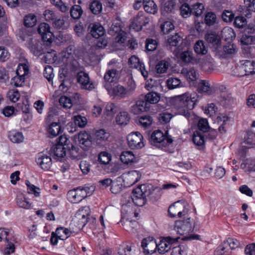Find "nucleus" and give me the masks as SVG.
Listing matches in <instances>:
<instances>
[{
	"label": "nucleus",
	"mask_w": 255,
	"mask_h": 255,
	"mask_svg": "<svg viewBox=\"0 0 255 255\" xmlns=\"http://www.w3.org/2000/svg\"><path fill=\"white\" fill-rule=\"evenodd\" d=\"M166 84L169 89H174L182 86L180 80L173 77H170L167 79Z\"/></svg>",
	"instance_id": "nucleus-37"
},
{
	"label": "nucleus",
	"mask_w": 255,
	"mask_h": 255,
	"mask_svg": "<svg viewBox=\"0 0 255 255\" xmlns=\"http://www.w3.org/2000/svg\"><path fill=\"white\" fill-rule=\"evenodd\" d=\"M194 49L195 53L199 55H205L208 52L207 46L201 40H199L195 43Z\"/></svg>",
	"instance_id": "nucleus-23"
},
{
	"label": "nucleus",
	"mask_w": 255,
	"mask_h": 255,
	"mask_svg": "<svg viewBox=\"0 0 255 255\" xmlns=\"http://www.w3.org/2000/svg\"><path fill=\"white\" fill-rule=\"evenodd\" d=\"M152 119L150 116H143L139 119L140 124L144 128H147L151 125Z\"/></svg>",
	"instance_id": "nucleus-59"
},
{
	"label": "nucleus",
	"mask_w": 255,
	"mask_h": 255,
	"mask_svg": "<svg viewBox=\"0 0 255 255\" xmlns=\"http://www.w3.org/2000/svg\"><path fill=\"white\" fill-rule=\"evenodd\" d=\"M179 237L173 238L167 237L162 239L160 242L157 243V249L159 253L164 254L168 252L171 248L172 244L178 241Z\"/></svg>",
	"instance_id": "nucleus-9"
},
{
	"label": "nucleus",
	"mask_w": 255,
	"mask_h": 255,
	"mask_svg": "<svg viewBox=\"0 0 255 255\" xmlns=\"http://www.w3.org/2000/svg\"><path fill=\"white\" fill-rule=\"evenodd\" d=\"M185 44V43L183 42L182 37L178 33H176L168 38L166 47L173 52L175 56H177Z\"/></svg>",
	"instance_id": "nucleus-6"
},
{
	"label": "nucleus",
	"mask_w": 255,
	"mask_h": 255,
	"mask_svg": "<svg viewBox=\"0 0 255 255\" xmlns=\"http://www.w3.org/2000/svg\"><path fill=\"white\" fill-rule=\"evenodd\" d=\"M147 196V186L143 184L133 189L131 195L126 194L123 197V199L124 198H128V203L131 200L135 205L142 206L146 203Z\"/></svg>",
	"instance_id": "nucleus-2"
},
{
	"label": "nucleus",
	"mask_w": 255,
	"mask_h": 255,
	"mask_svg": "<svg viewBox=\"0 0 255 255\" xmlns=\"http://www.w3.org/2000/svg\"><path fill=\"white\" fill-rule=\"evenodd\" d=\"M37 21L36 16L33 14L26 15L24 18V24L28 27H32L34 26Z\"/></svg>",
	"instance_id": "nucleus-44"
},
{
	"label": "nucleus",
	"mask_w": 255,
	"mask_h": 255,
	"mask_svg": "<svg viewBox=\"0 0 255 255\" xmlns=\"http://www.w3.org/2000/svg\"><path fill=\"white\" fill-rule=\"evenodd\" d=\"M204 10V6L201 3H196L192 5L191 12L192 14L198 17L200 16Z\"/></svg>",
	"instance_id": "nucleus-41"
},
{
	"label": "nucleus",
	"mask_w": 255,
	"mask_h": 255,
	"mask_svg": "<svg viewBox=\"0 0 255 255\" xmlns=\"http://www.w3.org/2000/svg\"><path fill=\"white\" fill-rule=\"evenodd\" d=\"M116 112V107L113 103H108L106 107L104 114L108 116H113Z\"/></svg>",
	"instance_id": "nucleus-64"
},
{
	"label": "nucleus",
	"mask_w": 255,
	"mask_h": 255,
	"mask_svg": "<svg viewBox=\"0 0 255 255\" xmlns=\"http://www.w3.org/2000/svg\"><path fill=\"white\" fill-rule=\"evenodd\" d=\"M58 39L63 43L71 44L74 43V40L71 34L68 33H60L58 36Z\"/></svg>",
	"instance_id": "nucleus-49"
},
{
	"label": "nucleus",
	"mask_w": 255,
	"mask_h": 255,
	"mask_svg": "<svg viewBox=\"0 0 255 255\" xmlns=\"http://www.w3.org/2000/svg\"><path fill=\"white\" fill-rule=\"evenodd\" d=\"M130 119L128 114L126 112H122L117 115L116 120L117 124L125 126L128 124Z\"/></svg>",
	"instance_id": "nucleus-29"
},
{
	"label": "nucleus",
	"mask_w": 255,
	"mask_h": 255,
	"mask_svg": "<svg viewBox=\"0 0 255 255\" xmlns=\"http://www.w3.org/2000/svg\"><path fill=\"white\" fill-rule=\"evenodd\" d=\"M149 140L151 144L159 148L165 147L173 142L171 138L168 136L166 137L160 130L154 131L149 137Z\"/></svg>",
	"instance_id": "nucleus-3"
},
{
	"label": "nucleus",
	"mask_w": 255,
	"mask_h": 255,
	"mask_svg": "<svg viewBox=\"0 0 255 255\" xmlns=\"http://www.w3.org/2000/svg\"><path fill=\"white\" fill-rule=\"evenodd\" d=\"M160 99V94L156 92H149L144 98V101L147 102V105L149 104H154L158 103Z\"/></svg>",
	"instance_id": "nucleus-25"
},
{
	"label": "nucleus",
	"mask_w": 255,
	"mask_h": 255,
	"mask_svg": "<svg viewBox=\"0 0 255 255\" xmlns=\"http://www.w3.org/2000/svg\"><path fill=\"white\" fill-rule=\"evenodd\" d=\"M25 184L27 187V192L29 194H33L36 197H39L40 193V189L30 183L29 181L26 180Z\"/></svg>",
	"instance_id": "nucleus-45"
},
{
	"label": "nucleus",
	"mask_w": 255,
	"mask_h": 255,
	"mask_svg": "<svg viewBox=\"0 0 255 255\" xmlns=\"http://www.w3.org/2000/svg\"><path fill=\"white\" fill-rule=\"evenodd\" d=\"M72 70L76 73L77 81L82 89L91 91L95 88L94 84L90 80L88 73L72 65Z\"/></svg>",
	"instance_id": "nucleus-4"
},
{
	"label": "nucleus",
	"mask_w": 255,
	"mask_h": 255,
	"mask_svg": "<svg viewBox=\"0 0 255 255\" xmlns=\"http://www.w3.org/2000/svg\"><path fill=\"white\" fill-rule=\"evenodd\" d=\"M222 36L226 40H231L236 37L233 29L230 27H225L222 31Z\"/></svg>",
	"instance_id": "nucleus-38"
},
{
	"label": "nucleus",
	"mask_w": 255,
	"mask_h": 255,
	"mask_svg": "<svg viewBox=\"0 0 255 255\" xmlns=\"http://www.w3.org/2000/svg\"><path fill=\"white\" fill-rule=\"evenodd\" d=\"M199 131L204 133L207 131L209 128L208 122L206 119H202L199 120L198 123Z\"/></svg>",
	"instance_id": "nucleus-60"
},
{
	"label": "nucleus",
	"mask_w": 255,
	"mask_h": 255,
	"mask_svg": "<svg viewBox=\"0 0 255 255\" xmlns=\"http://www.w3.org/2000/svg\"><path fill=\"white\" fill-rule=\"evenodd\" d=\"M198 89L201 93H206L208 94H211V87L208 81L206 80H201L199 84Z\"/></svg>",
	"instance_id": "nucleus-47"
},
{
	"label": "nucleus",
	"mask_w": 255,
	"mask_h": 255,
	"mask_svg": "<svg viewBox=\"0 0 255 255\" xmlns=\"http://www.w3.org/2000/svg\"><path fill=\"white\" fill-rule=\"evenodd\" d=\"M74 123L78 127L83 128L87 125V120L85 117L78 115L74 116Z\"/></svg>",
	"instance_id": "nucleus-62"
},
{
	"label": "nucleus",
	"mask_w": 255,
	"mask_h": 255,
	"mask_svg": "<svg viewBox=\"0 0 255 255\" xmlns=\"http://www.w3.org/2000/svg\"><path fill=\"white\" fill-rule=\"evenodd\" d=\"M169 63L165 60L160 61L156 65L155 69L158 74H163L166 72L169 68Z\"/></svg>",
	"instance_id": "nucleus-39"
},
{
	"label": "nucleus",
	"mask_w": 255,
	"mask_h": 255,
	"mask_svg": "<svg viewBox=\"0 0 255 255\" xmlns=\"http://www.w3.org/2000/svg\"><path fill=\"white\" fill-rule=\"evenodd\" d=\"M47 131L51 137L56 136L61 132L60 124L58 123H52L48 128Z\"/></svg>",
	"instance_id": "nucleus-33"
},
{
	"label": "nucleus",
	"mask_w": 255,
	"mask_h": 255,
	"mask_svg": "<svg viewBox=\"0 0 255 255\" xmlns=\"http://www.w3.org/2000/svg\"><path fill=\"white\" fill-rule=\"evenodd\" d=\"M244 142L249 145H255V133L252 131L248 132L245 136Z\"/></svg>",
	"instance_id": "nucleus-55"
},
{
	"label": "nucleus",
	"mask_w": 255,
	"mask_h": 255,
	"mask_svg": "<svg viewBox=\"0 0 255 255\" xmlns=\"http://www.w3.org/2000/svg\"><path fill=\"white\" fill-rule=\"evenodd\" d=\"M122 178L118 177L116 180L113 181L111 187V191L113 194L120 193L123 189Z\"/></svg>",
	"instance_id": "nucleus-32"
},
{
	"label": "nucleus",
	"mask_w": 255,
	"mask_h": 255,
	"mask_svg": "<svg viewBox=\"0 0 255 255\" xmlns=\"http://www.w3.org/2000/svg\"><path fill=\"white\" fill-rule=\"evenodd\" d=\"M149 109V106L147 102L143 99L137 100L135 104L130 108V112L134 115H138L143 112L146 111Z\"/></svg>",
	"instance_id": "nucleus-17"
},
{
	"label": "nucleus",
	"mask_w": 255,
	"mask_h": 255,
	"mask_svg": "<svg viewBox=\"0 0 255 255\" xmlns=\"http://www.w3.org/2000/svg\"><path fill=\"white\" fill-rule=\"evenodd\" d=\"M9 139L14 143H20L23 140V136L22 133L16 131H11L9 133Z\"/></svg>",
	"instance_id": "nucleus-43"
},
{
	"label": "nucleus",
	"mask_w": 255,
	"mask_h": 255,
	"mask_svg": "<svg viewBox=\"0 0 255 255\" xmlns=\"http://www.w3.org/2000/svg\"><path fill=\"white\" fill-rule=\"evenodd\" d=\"M195 222L193 219L188 218L186 220H178L175 222L174 230L180 235L192 233L194 229Z\"/></svg>",
	"instance_id": "nucleus-5"
},
{
	"label": "nucleus",
	"mask_w": 255,
	"mask_h": 255,
	"mask_svg": "<svg viewBox=\"0 0 255 255\" xmlns=\"http://www.w3.org/2000/svg\"><path fill=\"white\" fill-rule=\"evenodd\" d=\"M216 15L214 12H209L206 14L205 17V22L207 25H213L216 23Z\"/></svg>",
	"instance_id": "nucleus-53"
},
{
	"label": "nucleus",
	"mask_w": 255,
	"mask_h": 255,
	"mask_svg": "<svg viewBox=\"0 0 255 255\" xmlns=\"http://www.w3.org/2000/svg\"><path fill=\"white\" fill-rule=\"evenodd\" d=\"M68 198L73 203H78L83 200L77 188L69 191L68 192Z\"/></svg>",
	"instance_id": "nucleus-27"
},
{
	"label": "nucleus",
	"mask_w": 255,
	"mask_h": 255,
	"mask_svg": "<svg viewBox=\"0 0 255 255\" xmlns=\"http://www.w3.org/2000/svg\"><path fill=\"white\" fill-rule=\"evenodd\" d=\"M129 146L132 149H139L144 146L143 136L139 132H132L127 137Z\"/></svg>",
	"instance_id": "nucleus-8"
},
{
	"label": "nucleus",
	"mask_w": 255,
	"mask_h": 255,
	"mask_svg": "<svg viewBox=\"0 0 255 255\" xmlns=\"http://www.w3.org/2000/svg\"><path fill=\"white\" fill-rule=\"evenodd\" d=\"M120 159L124 164H128L135 162V157L132 152L124 151L121 154Z\"/></svg>",
	"instance_id": "nucleus-21"
},
{
	"label": "nucleus",
	"mask_w": 255,
	"mask_h": 255,
	"mask_svg": "<svg viewBox=\"0 0 255 255\" xmlns=\"http://www.w3.org/2000/svg\"><path fill=\"white\" fill-rule=\"evenodd\" d=\"M90 33L95 38H99L104 34V27L99 24L91 23L89 26Z\"/></svg>",
	"instance_id": "nucleus-18"
},
{
	"label": "nucleus",
	"mask_w": 255,
	"mask_h": 255,
	"mask_svg": "<svg viewBox=\"0 0 255 255\" xmlns=\"http://www.w3.org/2000/svg\"><path fill=\"white\" fill-rule=\"evenodd\" d=\"M242 64L243 65V69L246 71L245 73H248L249 75L255 73V62L251 60H242Z\"/></svg>",
	"instance_id": "nucleus-24"
},
{
	"label": "nucleus",
	"mask_w": 255,
	"mask_h": 255,
	"mask_svg": "<svg viewBox=\"0 0 255 255\" xmlns=\"http://www.w3.org/2000/svg\"><path fill=\"white\" fill-rule=\"evenodd\" d=\"M141 247L145 254H152L157 249V243L152 237L144 239L141 242Z\"/></svg>",
	"instance_id": "nucleus-14"
},
{
	"label": "nucleus",
	"mask_w": 255,
	"mask_h": 255,
	"mask_svg": "<svg viewBox=\"0 0 255 255\" xmlns=\"http://www.w3.org/2000/svg\"><path fill=\"white\" fill-rule=\"evenodd\" d=\"M56 232L59 239L62 240L67 239L71 233V232L68 229L62 227L58 228Z\"/></svg>",
	"instance_id": "nucleus-40"
},
{
	"label": "nucleus",
	"mask_w": 255,
	"mask_h": 255,
	"mask_svg": "<svg viewBox=\"0 0 255 255\" xmlns=\"http://www.w3.org/2000/svg\"><path fill=\"white\" fill-rule=\"evenodd\" d=\"M30 50L34 55L37 56H39L43 53L41 44L39 43L32 44L31 46Z\"/></svg>",
	"instance_id": "nucleus-57"
},
{
	"label": "nucleus",
	"mask_w": 255,
	"mask_h": 255,
	"mask_svg": "<svg viewBox=\"0 0 255 255\" xmlns=\"http://www.w3.org/2000/svg\"><path fill=\"white\" fill-rule=\"evenodd\" d=\"M180 13L183 17H187L192 14L191 7L188 3H185L180 7Z\"/></svg>",
	"instance_id": "nucleus-54"
},
{
	"label": "nucleus",
	"mask_w": 255,
	"mask_h": 255,
	"mask_svg": "<svg viewBox=\"0 0 255 255\" xmlns=\"http://www.w3.org/2000/svg\"><path fill=\"white\" fill-rule=\"evenodd\" d=\"M7 97L12 102L17 101L20 97V94L17 90H10L7 93Z\"/></svg>",
	"instance_id": "nucleus-63"
},
{
	"label": "nucleus",
	"mask_w": 255,
	"mask_h": 255,
	"mask_svg": "<svg viewBox=\"0 0 255 255\" xmlns=\"http://www.w3.org/2000/svg\"><path fill=\"white\" fill-rule=\"evenodd\" d=\"M181 60L185 63H191L193 60V54L191 51L182 52L180 56Z\"/></svg>",
	"instance_id": "nucleus-48"
},
{
	"label": "nucleus",
	"mask_w": 255,
	"mask_h": 255,
	"mask_svg": "<svg viewBox=\"0 0 255 255\" xmlns=\"http://www.w3.org/2000/svg\"><path fill=\"white\" fill-rule=\"evenodd\" d=\"M89 9L92 13L98 15L102 11V4L100 1L95 0L90 3Z\"/></svg>",
	"instance_id": "nucleus-31"
},
{
	"label": "nucleus",
	"mask_w": 255,
	"mask_h": 255,
	"mask_svg": "<svg viewBox=\"0 0 255 255\" xmlns=\"http://www.w3.org/2000/svg\"><path fill=\"white\" fill-rule=\"evenodd\" d=\"M199 63L203 69L209 71L214 68L213 59L210 56H207L199 61Z\"/></svg>",
	"instance_id": "nucleus-26"
},
{
	"label": "nucleus",
	"mask_w": 255,
	"mask_h": 255,
	"mask_svg": "<svg viewBox=\"0 0 255 255\" xmlns=\"http://www.w3.org/2000/svg\"><path fill=\"white\" fill-rule=\"evenodd\" d=\"M192 140L193 142L197 145H203L205 142L204 133L200 131H195L194 132Z\"/></svg>",
	"instance_id": "nucleus-35"
},
{
	"label": "nucleus",
	"mask_w": 255,
	"mask_h": 255,
	"mask_svg": "<svg viewBox=\"0 0 255 255\" xmlns=\"http://www.w3.org/2000/svg\"><path fill=\"white\" fill-rule=\"evenodd\" d=\"M106 89L109 94L112 96L118 97L121 98H124L127 96L126 89L118 83L112 85L108 84L106 86Z\"/></svg>",
	"instance_id": "nucleus-10"
},
{
	"label": "nucleus",
	"mask_w": 255,
	"mask_h": 255,
	"mask_svg": "<svg viewBox=\"0 0 255 255\" xmlns=\"http://www.w3.org/2000/svg\"><path fill=\"white\" fill-rule=\"evenodd\" d=\"M112 156L111 153L107 151H102L99 154L98 161L100 164H108L111 161Z\"/></svg>",
	"instance_id": "nucleus-36"
},
{
	"label": "nucleus",
	"mask_w": 255,
	"mask_h": 255,
	"mask_svg": "<svg viewBox=\"0 0 255 255\" xmlns=\"http://www.w3.org/2000/svg\"><path fill=\"white\" fill-rule=\"evenodd\" d=\"M95 136L97 142H105L110 137V134L105 129H100L96 130L95 133Z\"/></svg>",
	"instance_id": "nucleus-28"
},
{
	"label": "nucleus",
	"mask_w": 255,
	"mask_h": 255,
	"mask_svg": "<svg viewBox=\"0 0 255 255\" xmlns=\"http://www.w3.org/2000/svg\"><path fill=\"white\" fill-rule=\"evenodd\" d=\"M141 174L139 171L131 170L124 174V178L122 179L124 184L127 187H130L141 178Z\"/></svg>",
	"instance_id": "nucleus-11"
},
{
	"label": "nucleus",
	"mask_w": 255,
	"mask_h": 255,
	"mask_svg": "<svg viewBox=\"0 0 255 255\" xmlns=\"http://www.w3.org/2000/svg\"><path fill=\"white\" fill-rule=\"evenodd\" d=\"M230 248L228 247L225 241L215 251V255H230Z\"/></svg>",
	"instance_id": "nucleus-34"
},
{
	"label": "nucleus",
	"mask_w": 255,
	"mask_h": 255,
	"mask_svg": "<svg viewBox=\"0 0 255 255\" xmlns=\"http://www.w3.org/2000/svg\"><path fill=\"white\" fill-rule=\"evenodd\" d=\"M68 148L69 146H65L63 144H56L53 149L54 155L58 158L63 157Z\"/></svg>",
	"instance_id": "nucleus-30"
},
{
	"label": "nucleus",
	"mask_w": 255,
	"mask_h": 255,
	"mask_svg": "<svg viewBox=\"0 0 255 255\" xmlns=\"http://www.w3.org/2000/svg\"><path fill=\"white\" fill-rule=\"evenodd\" d=\"M178 99L179 106L177 110L178 113L184 116L189 122L194 123L197 117L192 110L197 102L196 95H189L186 93L179 96Z\"/></svg>",
	"instance_id": "nucleus-1"
},
{
	"label": "nucleus",
	"mask_w": 255,
	"mask_h": 255,
	"mask_svg": "<svg viewBox=\"0 0 255 255\" xmlns=\"http://www.w3.org/2000/svg\"><path fill=\"white\" fill-rule=\"evenodd\" d=\"M10 53L4 46H0V62L6 61L10 57Z\"/></svg>",
	"instance_id": "nucleus-58"
},
{
	"label": "nucleus",
	"mask_w": 255,
	"mask_h": 255,
	"mask_svg": "<svg viewBox=\"0 0 255 255\" xmlns=\"http://www.w3.org/2000/svg\"><path fill=\"white\" fill-rule=\"evenodd\" d=\"M206 41L213 44V45H218L220 42V37L218 35L215 33H209L205 35Z\"/></svg>",
	"instance_id": "nucleus-42"
},
{
	"label": "nucleus",
	"mask_w": 255,
	"mask_h": 255,
	"mask_svg": "<svg viewBox=\"0 0 255 255\" xmlns=\"http://www.w3.org/2000/svg\"><path fill=\"white\" fill-rule=\"evenodd\" d=\"M119 71L116 69H111L108 70L104 76V87L106 88V86L109 84L112 85L117 83Z\"/></svg>",
	"instance_id": "nucleus-16"
},
{
	"label": "nucleus",
	"mask_w": 255,
	"mask_h": 255,
	"mask_svg": "<svg viewBox=\"0 0 255 255\" xmlns=\"http://www.w3.org/2000/svg\"><path fill=\"white\" fill-rule=\"evenodd\" d=\"M162 194L161 189L159 187L153 188L147 186V197L153 201H157Z\"/></svg>",
	"instance_id": "nucleus-19"
},
{
	"label": "nucleus",
	"mask_w": 255,
	"mask_h": 255,
	"mask_svg": "<svg viewBox=\"0 0 255 255\" xmlns=\"http://www.w3.org/2000/svg\"><path fill=\"white\" fill-rule=\"evenodd\" d=\"M160 28L163 34H168L174 29V25L172 22L166 21L161 24Z\"/></svg>",
	"instance_id": "nucleus-50"
},
{
	"label": "nucleus",
	"mask_w": 255,
	"mask_h": 255,
	"mask_svg": "<svg viewBox=\"0 0 255 255\" xmlns=\"http://www.w3.org/2000/svg\"><path fill=\"white\" fill-rule=\"evenodd\" d=\"M128 63L132 68L137 69L141 75L146 79L148 77V73L145 70L144 64L139 61V59L134 55L132 56L128 60Z\"/></svg>",
	"instance_id": "nucleus-15"
},
{
	"label": "nucleus",
	"mask_w": 255,
	"mask_h": 255,
	"mask_svg": "<svg viewBox=\"0 0 255 255\" xmlns=\"http://www.w3.org/2000/svg\"><path fill=\"white\" fill-rule=\"evenodd\" d=\"M60 105L65 108H70L72 106L71 99L66 96H62L59 100Z\"/></svg>",
	"instance_id": "nucleus-61"
},
{
	"label": "nucleus",
	"mask_w": 255,
	"mask_h": 255,
	"mask_svg": "<svg viewBox=\"0 0 255 255\" xmlns=\"http://www.w3.org/2000/svg\"><path fill=\"white\" fill-rule=\"evenodd\" d=\"M186 203L178 201L169 206L168 214L171 218H180L186 215L188 212L186 207Z\"/></svg>",
	"instance_id": "nucleus-7"
},
{
	"label": "nucleus",
	"mask_w": 255,
	"mask_h": 255,
	"mask_svg": "<svg viewBox=\"0 0 255 255\" xmlns=\"http://www.w3.org/2000/svg\"><path fill=\"white\" fill-rule=\"evenodd\" d=\"M132 248V244L123 243L120 246L118 254L119 255H133L134 250Z\"/></svg>",
	"instance_id": "nucleus-20"
},
{
	"label": "nucleus",
	"mask_w": 255,
	"mask_h": 255,
	"mask_svg": "<svg viewBox=\"0 0 255 255\" xmlns=\"http://www.w3.org/2000/svg\"><path fill=\"white\" fill-rule=\"evenodd\" d=\"M143 8L145 11L150 14H155L157 11V7L153 0H144Z\"/></svg>",
	"instance_id": "nucleus-22"
},
{
	"label": "nucleus",
	"mask_w": 255,
	"mask_h": 255,
	"mask_svg": "<svg viewBox=\"0 0 255 255\" xmlns=\"http://www.w3.org/2000/svg\"><path fill=\"white\" fill-rule=\"evenodd\" d=\"M37 30L44 41L52 42L53 34L51 32V28L48 24L45 22L40 23Z\"/></svg>",
	"instance_id": "nucleus-12"
},
{
	"label": "nucleus",
	"mask_w": 255,
	"mask_h": 255,
	"mask_svg": "<svg viewBox=\"0 0 255 255\" xmlns=\"http://www.w3.org/2000/svg\"><path fill=\"white\" fill-rule=\"evenodd\" d=\"M90 212V209L88 206H85L80 208L76 214V219L87 218Z\"/></svg>",
	"instance_id": "nucleus-52"
},
{
	"label": "nucleus",
	"mask_w": 255,
	"mask_h": 255,
	"mask_svg": "<svg viewBox=\"0 0 255 255\" xmlns=\"http://www.w3.org/2000/svg\"><path fill=\"white\" fill-rule=\"evenodd\" d=\"M29 73L28 66L25 64H20L18 65L16 74L17 75H20L23 77H26L28 76Z\"/></svg>",
	"instance_id": "nucleus-51"
},
{
	"label": "nucleus",
	"mask_w": 255,
	"mask_h": 255,
	"mask_svg": "<svg viewBox=\"0 0 255 255\" xmlns=\"http://www.w3.org/2000/svg\"><path fill=\"white\" fill-rule=\"evenodd\" d=\"M25 79V77L16 75V76L11 79V84L13 85L15 87L22 86L24 83Z\"/></svg>",
	"instance_id": "nucleus-56"
},
{
	"label": "nucleus",
	"mask_w": 255,
	"mask_h": 255,
	"mask_svg": "<svg viewBox=\"0 0 255 255\" xmlns=\"http://www.w3.org/2000/svg\"><path fill=\"white\" fill-rule=\"evenodd\" d=\"M36 161L40 167L44 170H48L52 165V159L50 156L43 153H38Z\"/></svg>",
	"instance_id": "nucleus-13"
},
{
	"label": "nucleus",
	"mask_w": 255,
	"mask_h": 255,
	"mask_svg": "<svg viewBox=\"0 0 255 255\" xmlns=\"http://www.w3.org/2000/svg\"><path fill=\"white\" fill-rule=\"evenodd\" d=\"M83 10L81 6L74 5L70 9L71 16L74 19L79 18L82 14Z\"/></svg>",
	"instance_id": "nucleus-46"
}]
</instances>
